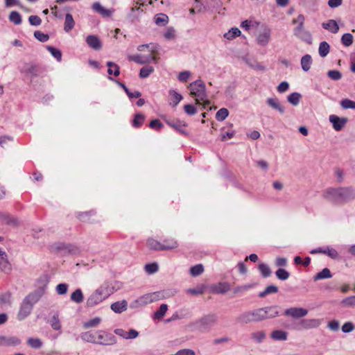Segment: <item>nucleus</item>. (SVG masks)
Listing matches in <instances>:
<instances>
[{
  "label": "nucleus",
  "mask_w": 355,
  "mask_h": 355,
  "mask_svg": "<svg viewBox=\"0 0 355 355\" xmlns=\"http://www.w3.org/2000/svg\"><path fill=\"white\" fill-rule=\"evenodd\" d=\"M322 196L332 203L343 204L355 198V190L352 187L329 188Z\"/></svg>",
  "instance_id": "obj_1"
},
{
  "label": "nucleus",
  "mask_w": 355,
  "mask_h": 355,
  "mask_svg": "<svg viewBox=\"0 0 355 355\" xmlns=\"http://www.w3.org/2000/svg\"><path fill=\"white\" fill-rule=\"evenodd\" d=\"M81 338L86 342L102 345H110L116 343L113 335L103 331L85 332L81 335Z\"/></svg>",
  "instance_id": "obj_2"
},
{
  "label": "nucleus",
  "mask_w": 355,
  "mask_h": 355,
  "mask_svg": "<svg viewBox=\"0 0 355 355\" xmlns=\"http://www.w3.org/2000/svg\"><path fill=\"white\" fill-rule=\"evenodd\" d=\"M190 95L195 98L196 104H202L203 108L210 104L207 100V94L205 83L201 80H197L189 84Z\"/></svg>",
  "instance_id": "obj_3"
},
{
  "label": "nucleus",
  "mask_w": 355,
  "mask_h": 355,
  "mask_svg": "<svg viewBox=\"0 0 355 355\" xmlns=\"http://www.w3.org/2000/svg\"><path fill=\"white\" fill-rule=\"evenodd\" d=\"M40 297L41 294L38 292H33L26 296L20 306L17 318L19 320H23L28 317L32 312L33 305L39 301Z\"/></svg>",
  "instance_id": "obj_4"
},
{
  "label": "nucleus",
  "mask_w": 355,
  "mask_h": 355,
  "mask_svg": "<svg viewBox=\"0 0 355 355\" xmlns=\"http://www.w3.org/2000/svg\"><path fill=\"white\" fill-rule=\"evenodd\" d=\"M218 322L216 314H208L196 320L193 325L200 332H208Z\"/></svg>",
  "instance_id": "obj_5"
},
{
  "label": "nucleus",
  "mask_w": 355,
  "mask_h": 355,
  "mask_svg": "<svg viewBox=\"0 0 355 355\" xmlns=\"http://www.w3.org/2000/svg\"><path fill=\"white\" fill-rule=\"evenodd\" d=\"M263 311L260 309H257L252 311H245L238 316L236 321L241 324L259 322L263 320Z\"/></svg>",
  "instance_id": "obj_6"
},
{
  "label": "nucleus",
  "mask_w": 355,
  "mask_h": 355,
  "mask_svg": "<svg viewBox=\"0 0 355 355\" xmlns=\"http://www.w3.org/2000/svg\"><path fill=\"white\" fill-rule=\"evenodd\" d=\"M110 293L107 292V288L101 286L93 292L87 299L86 304L89 307H93L105 300Z\"/></svg>",
  "instance_id": "obj_7"
},
{
  "label": "nucleus",
  "mask_w": 355,
  "mask_h": 355,
  "mask_svg": "<svg viewBox=\"0 0 355 355\" xmlns=\"http://www.w3.org/2000/svg\"><path fill=\"white\" fill-rule=\"evenodd\" d=\"M156 48L157 46L155 45H153L151 49L152 55L148 56L146 58H144L143 56L140 55H133L128 57V60L130 61H133L136 63L144 64L150 62V61L157 62V57L156 55Z\"/></svg>",
  "instance_id": "obj_8"
},
{
  "label": "nucleus",
  "mask_w": 355,
  "mask_h": 355,
  "mask_svg": "<svg viewBox=\"0 0 355 355\" xmlns=\"http://www.w3.org/2000/svg\"><path fill=\"white\" fill-rule=\"evenodd\" d=\"M308 313V310L301 307H292L287 309L284 311V315L291 316L294 319H299L306 316Z\"/></svg>",
  "instance_id": "obj_9"
},
{
  "label": "nucleus",
  "mask_w": 355,
  "mask_h": 355,
  "mask_svg": "<svg viewBox=\"0 0 355 355\" xmlns=\"http://www.w3.org/2000/svg\"><path fill=\"white\" fill-rule=\"evenodd\" d=\"M293 31L294 35L301 40L309 44L312 43L311 34L309 31H306L304 27H295Z\"/></svg>",
  "instance_id": "obj_10"
},
{
  "label": "nucleus",
  "mask_w": 355,
  "mask_h": 355,
  "mask_svg": "<svg viewBox=\"0 0 355 355\" xmlns=\"http://www.w3.org/2000/svg\"><path fill=\"white\" fill-rule=\"evenodd\" d=\"M270 29L268 27H264L257 37L258 44L262 46H266L270 40Z\"/></svg>",
  "instance_id": "obj_11"
},
{
  "label": "nucleus",
  "mask_w": 355,
  "mask_h": 355,
  "mask_svg": "<svg viewBox=\"0 0 355 355\" xmlns=\"http://www.w3.org/2000/svg\"><path fill=\"white\" fill-rule=\"evenodd\" d=\"M321 324L319 319H304L299 323L297 329H309L318 327Z\"/></svg>",
  "instance_id": "obj_12"
},
{
  "label": "nucleus",
  "mask_w": 355,
  "mask_h": 355,
  "mask_svg": "<svg viewBox=\"0 0 355 355\" xmlns=\"http://www.w3.org/2000/svg\"><path fill=\"white\" fill-rule=\"evenodd\" d=\"M22 72L31 75L33 77L38 76L42 73V69L40 66L33 64L26 63L24 64Z\"/></svg>",
  "instance_id": "obj_13"
},
{
  "label": "nucleus",
  "mask_w": 355,
  "mask_h": 355,
  "mask_svg": "<svg viewBox=\"0 0 355 355\" xmlns=\"http://www.w3.org/2000/svg\"><path fill=\"white\" fill-rule=\"evenodd\" d=\"M329 121L332 123L335 130L340 131L347 121L346 118H340L336 115H330Z\"/></svg>",
  "instance_id": "obj_14"
},
{
  "label": "nucleus",
  "mask_w": 355,
  "mask_h": 355,
  "mask_svg": "<svg viewBox=\"0 0 355 355\" xmlns=\"http://www.w3.org/2000/svg\"><path fill=\"white\" fill-rule=\"evenodd\" d=\"M263 311V320L273 318L279 315V307L277 306H270L265 308H260Z\"/></svg>",
  "instance_id": "obj_15"
},
{
  "label": "nucleus",
  "mask_w": 355,
  "mask_h": 355,
  "mask_svg": "<svg viewBox=\"0 0 355 355\" xmlns=\"http://www.w3.org/2000/svg\"><path fill=\"white\" fill-rule=\"evenodd\" d=\"M0 269L5 273H10L12 270V266L8 259V255L6 252L0 254Z\"/></svg>",
  "instance_id": "obj_16"
},
{
  "label": "nucleus",
  "mask_w": 355,
  "mask_h": 355,
  "mask_svg": "<svg viewBox=\"0 0 355 355\" xmlns=\"http://www.w3.org/2000/svg\"><path fill=\"white\" fill-rule=\"evenodd\" d=\"M114 333L125 339H133L137 338L139 335L138 331L135 329L125 331L122 329H116L114 330Z\"/></svg>",
  "instance_id": "obj_17"
},
{
  "label": "nucleus",
  "mask_w": 355,
  "mask_h": 355,
  "mask_svg": "<svg viewBox=\"0 0 355 355\" xmlns=\"http://www.w3.org/2000/svg\"><path fill=\"white\" fill-rule=\"evenodd\" d=\"M86 42L89 47L94 50H100L102 47V44L100 40L96 35H88L86 37Z\"/></svg>",
  "instance_id": "obj_18"
},
{
  "label": "nucleus",
  "mask_w": 355,
  "mask_h": 355,
  "mask_svg": "<svg viewBox=\"0 0 355 355\" xmlns=\"http://www.w3.org/2000/svg\"><path fill=\"white\" fill-rule=\"evenodd\" d=\"M21 343V340L16 336H2V346H17Z\"/></svg>",
  "instance_id": "obj_19"
},
{
  "label": "nucleus",
  "mask_w": 355,
  "mask_h": 355,
  "mask_svg": "<svg viewBox=\"0 0 355 355\" xmlns=\"http://www.w3.org/2000/svg\"><path fill=\"white\" fill-rule=\"evenodd\" d=\"M230 290V285L227 282H219L212 287V291L217 294H224Z\"/></svg>",
  "instance_id": "obj_20"
},
{
  "label": "nucleus",
  "mask_w": 355,
  "mask_h": 355,
  "mask_svg": "<svg viewBox=\"0 0 355 355\" xmlns=\"http://www.w3.org/2000/svg\"><path fill=\"white\" fill-rule=\"evenodd\" d=\"M146 245L149 249L157 251L164 250V249L169 248L168 247L162 248V244L153 238H149L147 240Z\"/></svg>",
  "instance_id": "obj_21"
},
{
  "label": "nucleus",
  "mask_w": 355,
  "mask_h": 355,
  "mask_svg": "<svg viewBox=\"0 0 355 355\" xmlns=\"http://www.w3.org/2000/svg\"><path fill=\"white\" fill-rule=\"evenodd\" d=\"M75 26V21L73 16L70 13L65 15L64 23V31L66 33L70 32Z\"/></svg>",
  "instance_id": "obj_22"
},
{
  "label": "nucleus",
  "mask_w": 355,
  "mask_h": 355,
  "mask_svg": "<svg viewBox=\"0 0 355 355\" xmlns=\"http://www.w3.org/2000/svg\"><path fill=\"white\" fill-rule=\"evenodd\" d=\"M92 9L103 17H110L112 15V11L103 7L99 2L94 3L92 4Z\"/></svg>",
  "instance_id": "obj_23"
},
{
  "label": "nucleus",
  "mask_w": 355,
  "mask_h": 355,
  "mask_svg": "<svg viewBox=\"0 0 355 355\" xmlns=\"http://www.w3.org/2000/svg\"><path fill=\"white\" fill-rule=\"evenodd\" d=\"M267 104L274 110H277L280 114L284 113V108L279 102L277 98H269L267 99Z\"/></svg>",
  "instance_id": "obj_24"
},
{
  "label": "nucleus",
  "mask_w": 355,
  "mask_h": 355,
  "mask_svg": "<svg viewBox=\"0 0 355 355\" xmlns=\"http://www.w3.org/2000/svg\"><path fill=\"white\" fill-rule=\"evenodd\" d=\"M111 309L117 313H120L127 309V302L125 300L116 302L111 304Z\"/></svg>",
  "instance_id": "obj_25"
},
{
  "label": "nucleus",
  "mask_w": 355,
  "mask_h": 355,
  "mask_svg": "<svg viewBox=\"0 0 355 355\" xmlns=\"http://www.w3.org/2000/svg\"><path fill=\"white\" fill-rule=\"evenodd\" d=\"M322 27L324 29L329 30L333 33H336L339 30V27L337 22L334 19H330L327 22L323 23Z\"/></svg>",
  "instance_id": "obj_26"
},
{
  "label": "nucleus",
  "mask_w": 355,
  "mask_h": 355,
  "mask_svg": "<svg viewBox=\"0 0 355 355\" xmlns=\"http://www.w3.org/2000/svg\"><path fill=\"white\" fill-rule=\"evenodd\" d=\"M312 64V58L311 56L309 54L304 55L301 58V66L302 69L304 71H308L311 69V66Z\"/></svg>",
  "instance_id": "obj_27"
},
{
  "label": "nucleus",
  "mask_w": 355,
  "mask_h": 355,
  "mask_svg": "<svg viewBox=\"0 0 355 355\" xmlns=\"http://www.w3.org/2000/svg\"><path fill=\"white\" fill-rule=\"evenodd\" d=\"M107 66L108 67L107 73L109 75L119 76V67L116 63L109 61L107 62Z\"/></svg>",
  "instance_id": "obj_28"
},
{
  "label": "nucleus",
  "mask_w": 355,
  "mask_h": 355,
  "mask_svg": "<svg viewBox=\"0 0 355 355\" xmlns=\"http://www.w3.org/2000/svg\"><path fill=\"white\" fill-rule=\"evenodd\" d=\"M331 277L332 275L330 270L327 268H325L322 271L317 273V275L314 276L313 279L314 281H318L320 279L331 278Z\"/></svg>",
  "instance_id": "obj_29"
},
{
  "label": "nucleus",
  "mask_w": 355,
  "mask_h": 355,
  "mask_svg": "<svg viewBox=\"0 0 355 355\" xmlns=\"http://www.w3.org/2000/svg\"><path fill=\"white\" fill-rule=\"evenodd\" d=\"M71 300L80 304L83 301L84 297L82 291L80 288L75 290L71 295Z\"/></svg>",
  "instance_id": "obj_30"
},
{
  "label": "nucleus",
  "mask_w": 355,
  "mask_h": 355,
  "mask_svg": "<svg viewBox=\"0 0 355 355\" xmlns=\"http://www.w3.org/2000/svg\"><path fill=\"white\" fill-rule=\"evenodd\" d=\"M164 297V296L162 293L157 292L144 296L142 297V299H144L146 302H152L153 301L162 299Z\"/></svg>",
  "instance_id": "obj_31"
},
{
  "label": "nucleus",
  "mask_w": 355,
  "mask_h": 355,
  "mask_svg": "<svg viewBox=\"0 0 355 355\" xmlns=\"http://www.w3.org/2000/svg\"><path fill=\"white\" fill-rule=\"evenodd\" d=\"M178 242L174 239H167L164 241V243L162 244L163 247H168L170 248L164 249V250H171L175 249L178 247Z\"/></svg>",
  "instance_id": "obj_32"
},
{
  "label": "nucleus",
  "mask_w": 355,
  "mask_h": 355,
  "mask_svg": "<svg viewBox=\"0 0 355 355\" xmlns=\"http://www.w3.org/2000/svg\"><path fill=\"white\" fill-rule=\"evenodd\" d=\"M271 338L275 340H286L287 333L281 330H275L272 332Z\"/></svg>",
  "instance_id": "obj_33"
},
{
  "label": "nucleus",
  "mask_w": 355,
  "mask_h": 355,
  "mask_svg": "<svg viewBox=\"0 0 355 355\" xmlns=\"http://www.w3.org/2000/svg\"><path fill=\"white\" fill-rule=\"evenodd\" d=\"M278 292V287L275 285H270L268 286L265 290L259 294V297H264L267 295L272 294V293H276Z\"/></svg>",
  "instance_id": "obj_34"
},
{
  "label": "nucleus",
  "mask_w": 355,
  "mask_h": 355,
  "mask_svg": "<svg viewBox=\"0 0 355 355\" xmlns=\"http://www.w3.org/2000/svg\"><path fill=\"white\" fill-rule=\"evenodd\" d=\"M301 94L298 92H293L288 96V101L293 105L296 106L299 104Z\"/></svg>",
  "instance_id": "obj_35"
},
{
  "label": "nucleus",
  "mask_w": 355,
  "mask_h": 355,
  "mask_svg": "<svg viewBox=\"0 0 355 355\" xmlns=\"http://www.w3.org/2000/svg\"><path fill=\"white\" fill-rule=\"evenodd\" d=\"M117 83L118 85L122 87L124 91L125 92V93L127 94V95L129 96V98H139L141 96V94L140 92L139 91H135V92H131L130 91V89H128V88L125 86V84L119 82V81H117Z\"/></svg>",
  "instance_id": "obj_36"
},
{
  "label": "nucleus",
  "mask_w": 355,
  "mask_h": 355,
  "mask_svg": "<svg viewBox=\"0 0 355 355\" xmlns=\"http://www.w3.org/2000/svg\"><path fill=\"white\" fill-rule=\"evenodd\" d=\"M168 310V306L166 304H162L160 305L159 309L155 312L154 318L160 320L162 319L166 314Z\"/></svg>",
  "instance_id": "obj_37"
},
{
  "label": "nucleus",
  "mask_w": 355,
  "mask_h": 355,
  "mask_svg": "<svg viewBox=\"0 0 355 355\" xmlns=\"http://www.w3.org/2000/svg\"><path fill=\"white\" fill-rule=\"evenodd\" d=\"M330 46L327 42H322L319 46V54L321 57L324 58L327 55L329 52Z\"/></svg>",
  "instance_id": "obj_38"
},
{
  "label": "nucleus",
  "mask_w": 355,
  "mask_h": 355,
  "mask_svg": "<svg viewBox=\"0 0 355 355\" xmlns=\"http://www.w3.org/2000/svg\"><path fill=\"white\" fill-rule=\"evenodd\" d=\"M250 336L256 343H261L266 338V334L263 331H258L252 333Z\"/></svg>",
  "instance_id": "obj_39"
},
{
  "label": "nucleus",
  "mask_w": 355,
  "mask_h": 355,
  "mask_svg": "<svg viewBox=\"0 0 355 355\" xmlns=\"http://www.w3.org/2000/svg\"><path fill=\"white\" fill-rule=\"evenodd\" d=\"M254 285H255V284H245V285L236 286L233 289V293L234 295H236L239 293L245 292V291H248L249 289L252 288V287H254Z\"/></svg>",
  "instance_id": "obj_40"
},
{
  "label": "nucleus",
  "mask_w": 355,
  "mask_h": 355,
  "mask_svg": "<svg viewBox=\"0 0 355 355\" xmlns=\"http://www.w3.org/2000/svg\"><path fill=\"white\" fill-rule=\"evenodd\" d=\"M241 32L238 28H232L227 33L224 34V37L227 40H233L241 35Z\"/></svg>",
  "instance_id": "obj_41"
},
{
  "label": "nucleus",
  "mask_w": 355,
  "mask_h": 355,
  "mask_svg": "<svg viewBox=\"0 0 355 355\" xmlns=\"http://www.w3.org/2000/svg\"><path fill=\"white\" fill-rule=\"evenodd\" d=\"M340 304L345 307L355 306V295L349 296V297L344 298L340 302Z\"/></svg>",
  "instance_id": "obj_42"
},
{
  "label": "nucleus",
  "mask_w": 355,
  "mask_h": 355,
  "mask_svg": "<svg viewBox=\"0 0 355 355\" xmlns=\"http://www.w3.org/2000/svg\"><path fill=\"white\" fill-rule=\"evenodd\" d=\"M154 71V68L152 66H145L140 69L139 76L142 78H146L150 76Z\"/></svg>",
  "instance_id": "obj_43"
},
{
  "label": "nucleus",
  "mask_w": 355,
  "mask_h": 355,
  "mask_svg": "<svg viewBox=\"0 0 355 355\" xmlns=\"http://www.w3.org/2000/svg\"><path fill=\"white\" fill-rule=\"evenodd\" d=\"M204 271V267L202 264H197L190 268V274L193 277H197L201 275Z\"/></svg>",
  "instance_id": "obj_44"
},
{
  "label": "nucleus",
  "mask_w": 355,
  "mask_h": 355,
  "mask_svg": "<svg viewBox=\"0 0 355 355\" xmlns=\"http://www.w3.org/2000/svg\"><path fill=\"white\" fill-rule=\"evenodd\" d=\"M9 19L16 25H19L21 23V17L17 11H12L10 13Z\"/></svg>",
  "instance_id": "obj_45"
},
{
  "label": "nucleus",
  "mask_w": 355,
  "mask_h": 355,
  "mask_svg": "<svg viewBox=\"0 0 355 355\" xmlns=\"http://www.w3.org/2000/svg\"><path fill=\"white\" fill-rule=\"evenodd\" d=\"M168 17L165 14H159L155 18V22L157 25L164 26L168 23Z\"/></svg>",
  "instance_id": "obj_46"
},
{
  "label": "nucleus",
  "mask_w": 355,
  "mask_h": 355,
  "mask_svg": "<svg viewBox=\"0 0 355 355\" xmlns=\"http://www.w3.org/2000/svg\"><path fill=\"white\" fill-rule=\"evenodd\" d=\"M259 270L263 277H268L271 275V270L266 263H260L259 265Z\"/></svg>",
  "instance_id": "obj_47"
},
{
  "label": "nucleus",
  "mask_w": 355,
  "mask_h": 355,
  "mask_svg": "<svg viewBox=\"0 0 355 355\" xmlns=\"http://www.w3.org/2000/svg\"><path fill=\"white\" fill-rule=\"evenodd\" d=\"M101 321V318L96 317V318H94L85 322L84 323L83 326L85 328L95 327L100 324Z\"/></svg>",
  "instance_id": "obj_48"
},
{
  "label": "nucleus",
  "mask_w": 355,
  "mask_h": 355,
  "mask_svg": "<svg viewBox=\"0 0 355 355\" xmlns=\"http://www.w3.org/2000/svg\"><path fill=\"white\" fill-rule=\"evenodd\" d=\"M275 275L279 279L283 280V281L286 280L290 276L289 272L283 268H279L275 272Z\"/></svg>",
  "instance_id": "obj_49"
},
{
  "label": "nucleus",
  "mask_w": 355,
  "mask_h": 355,
  "mask_svg": "<svg viewBox=\"0 0 355 355\" xmlns=\"http://www.w3.org/2000/svg\"><path fill=\"white\" fill-rule=\"evenodd\" d=\"M229 114V112L226 108L220 109L216 114V118L218 121H222L225 120Z\"/></svg>",
  "instance_id": "obj_50"
},
{
  "label": "nucleus",
  "mask_w": 355,
  "mask_h": 355,
  "mask_svg": "<svg viewBox=\"0 0 355 355\" xmlns=\"http://www.w3.org/2000/svg\"><path fill=\"white\" fill-rule=\"evenodd\" d=\"M340 105L344 109H355V101L345 98L340 101Z\"/></svg>",
  "instance_id": "obj_51"
},
{
  "label": "nucleus",
  "mask_w": 355,
  "mask_h": 355,
  "mask_svg": "<svg viewBox=\"0 0 355 355\" xmlns=\"http://www.w3.org/2000/svg\"><path fill=\"white\" fill-rule=\"evenodd\" d=\"M170 94L172 96L173 106L175 107L182 99V96L174 90H171Z\"/></svg>",
  "instance_id": "obj_52"
},
{
  "label": "nucleus",
  "mask_w": 355,
  "mask_h": 355,
  "mask_svg": "<svg viewBox=\"0 0 355 355\" xmlns=\"http://www.w3.org/2000/svg\"><path fill=\"white\" fill-rule=\"evenodd\" d=\"M27 343L30 347L34 349H39L42 345V343L39 338H29Z\"/></svg>",
  "instance_id": "obj_53"
},
{
  "label": "nucleus",
  "mask_w": 355,
  "mask_h": 355,
  "mask_svg": "<svg viewBox=\"0 0 355 355\" xmlns=\"http://www.w3.org/2000/svg\"><path fill=\"white\" fill-rule=\"evenodd\" d=\"M341 41L343 45L345 46H349L353 42V36L350 33H345L342 36Z\"/></svg>",
  "instance_id": "obj_54"
},
{
  "label": "nucleus",
  "mask_w": 355,
  "mask_h": 355,
  "mask_svg": "<svg viewBox=\"0 0 355 355\" xmlns=\"http://www.w3.org/2000/svg\"><path fill=\"white\" fill-rule=\"evenodd\" d=\"M35 37L41 42H45L49 39V36L47 34H44L40 31L34 32Z\"/></svg>",
  "instance_id": "obj_55"
},
{
  "label": "nucleus",
  "mask_w": 355,
  "mask_h": 355,
  "mask_svg": "<svg viewBox=\"0 0 355 355\" xmlns=\"http://www.w3.org/2000/svg\"><path fill=\"white\" fill-rule=\"evenodd\" d=\"M48 51L51 53V55L57 59V60L60 61L62 59V53L61 51L53 46H47Z\"/></svg>",
  "instance_id": "obj_56"
},
{
  "label": "nucleus",
  "mask_w": 355,
  "mask_h": 355,
  "mask_svg": "<svg viewBox=\"0 0 355 355\" xmlns=\"http://www.w3.org/2000/svg\"><path fill=\"white\" fill-rule=\"evenodd\" d=\"M0 302L3 304H10L12 303L11 293L7 292L0 296Z\"/></svg>",
  "instance_id": "obj_57"
},
{
  "label": "nucleus",
  "mask_w": 355,
  "mask_h": 355,
  "mask_svg": "<svg viewBox=\"0 0 355 355\" xmlns=\"http://www.w3.org/2000/svg\"><path fill=\"white\" fill-rule=\"evenodd\" d=\"M322 253L334 259H338L339 257L338 252L334 248H327V249L323 250Z\"/></svg>",
  "instance_id": "obj_58"
},
{
  "label": "nucleus",
  "mask_w": 355,
  "mask_h": 355,
  "mask_svg": "<svg viewBox=\"0 0 355 355\" xmlns=\"http://www.w3.org/2000/svg\"><path fill=\"white\" fill-rule=\"evenodd\" d=\"M327 76L333 80H338L341 78L342 74L338 70H330L327 73Z\"/></svg>",
  "instance_id": "obj_59"
},
{
  "label": "nucleus",
  "mask_w": 355,
  "mask_h": 355,
  "mask_svg": "<svg viewBox=\"0 0 355 355\" xmlns=\"http://www.w3.org/2000/svg\"><path fill=\"white\" fill-rule=\"evenodd\" d=\"M144 121V116L141 114H137L132 121V125L135 127H139Z\"/></svg>",
  "instance_id": "obj_60"
},
{
  "label": "nucleus",
  "mask_w": 355,
  "mask_h": 355,
  "mask_svg": "<svg viewBox=\"0 0 355 355\" xmlns=\"http://www.w3.org/2000/svg\"><path fill=\"white\" fill-rule=\"evenodd\" d=\"M51 325L52 328L55 330H59L61 328L60 320L58 318V315H54L52 317L51 321Z\"/></svg>",
  "instance_id": "obj_61"
},
{
  "label": "nucleus",
  "mask_w": 355,
  "mask_h": 355,
  "mask_svg": "<svg viewBox=\"0 0 355 355\" xmlns=\"http://www.w3.org/2000/svg\"><path fill=\"white\" fill-rule=\"evenodd\" d=\"M166 123L173 128L175 130H178V131L181 132H183L182 130V128L183 126H185L184 124H182L181 122L180 121H166Z\"/></svg>",
  "instance_id": "obj_62"
},
{
  "label": "nucleus",
  "mask_w": 355,
  "mask_h": 355,
  "mask_svg": "<svg viewBox=\"0 0 355 355\" xmlns=\"http://www.w3.org/2000/svg\"><path fill=\"white\" fill-rule=\"evenodd\" d=\"M184 111L188 115L191 116V115H194L196 113L197 110L193 105L187 104L184 106Z\"/></svg>",
  "instance_id": "obj_63"
},
{
  "label": "nucleus",
  "mask_w": 355,
  "mask_h": 355,
  "mask_svg": "<svg viewBox=\"0 0 355 355\" xmlns=\"http://www.w3.org/2000/svg\"><path fill=\"white\" fill-rule=\"evenodd\" d=\"M208 5L215 10H218L222 7L220 0H208Z\"/></svg>",
  "instance_id": "obj_64"
}]
</instances>
